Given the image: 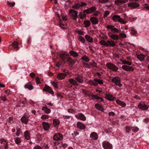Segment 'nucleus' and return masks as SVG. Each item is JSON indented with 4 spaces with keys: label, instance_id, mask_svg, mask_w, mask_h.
Wrapping results in <instances>:
<instances>
[{
    "label": "nucleus",
    "instance_id": "bb28decb",
    "mask_svg": "<svg viewBox=\"0 0 149 149\" xmlns=\"http://www.w3.org/2000/svg\"><path fill=\"white\" fill-rule=\"evenodd\" d=\"M95 108L98 110L101 111H104V109L102 106L99 104L97 103L95 104Z\"/></svg>",
    "mask_w": 149,
    "mask_h": 149
},
{
    "label": "nucleus",
    "instance_id": "a878e982",
    "mask_svg": "<svg viewBox=\"0 0 149 149\" xmlns=\"http://www.w3.org/2000/svg\"><path fill=\"white\" fill-rule=\"evenodd\" d=\"M120 16L118 15H113L112 17V20L114 22H118L119 19H120Z\"/></svg>",
    "mask_w": 149,
    "mask_h": 149
},
{
    "label": "nucleus",
    "instance_id": "49530a36",
    "mask_svg": "<svg viewBox=\"0 0 149 149\" xmlns=\"http://www.w3.org/2000/svg\"><path fill=\"white\" fill-rule=\"evenodd\" d=\"M14 140L15 143L17 144H19L21 142L20 139L18 137L15 138Z\"/></svg>",
    "mask_w": 149,
    "mask_h": 149
},
{
    "label": "nucleus",
    "instance_id": "e2e57ef3",
    "mask_svg": "<svg viewBox=\"0 0 149 149\" xmlns=\"http://www.w3.org/2000/svg\"><path fill=\"white\" fill-rule=\"evenodd\" d=\"M109 0H99L100 3H104L108 2Z\"/></svg>",
    "mask_w": 149,
    "mask_h": 149
},
{
    "label": "nucleus",
    "instance_id": "6e6552de",
    "mask_svg": "<svg viewBox=\"0 0 149 149\" xmlns=\"http://www.w3.org/2000/svg\"><path fill=\"white\" fill-rule=\"evenodd\" d=\"M97 8L95 6H92L91 8L86 10H85L83 11V13L89 14L94 12L96 10Z\"/></svg>",
    "mask_w": 149,
    "mask_h": 149
},
{
    "label": "nucleus",
    "instance_id": "1a4fd4ad",
    "mask_svg": "<svg viewBox=\"0 0 149 149\" xmlns=\"http://www.w3.org/2000/svg\"><path fill=\"white\" fill-rule=\"evenodd\" d=\"M63 139V135L59 133L55 134L53 136V139L56 141L62 140Z\"/></svg>",
    "mask_w": 149,
    "mask_h": 149
},
{
    "label": "nucleus",
    "instance_id": "79ce46f5",
    "mask_svg": "<svg viewBox=\"0 0 149 149\" xmlns=\"http://www.w3.org/2000/svg\"><path fill=\"white\" fill-rule=\"evenodd\" d=\"M86 14H86V13H84L82 14V12H80L79 13V16L80 18L81 19H83L85 18H86Z\"/></svg>",
    "mask_w": 149,
    "mask_h": 149
},
{
    "label": "nucleus",
    "instance_id": "b1692460",
    "mask_svg": "<svg viewBox=\"0 0 149 149\" xmlns=\"http://www.w3.org/2000/svg\"><path fill=\"white\" fill-rule=\"evenodd\" d=\"M77 125V127L81 130H84L86 128V126L84 124L80 122H78Z\"/></svg>",
    "mask_w": 149,
    "mask_h": 149
},
{
    "label": "nucleus",
    "instance_id": "37998d69",
    "mask_svg": "<svg viewBox=\"0 0 149 149\" xmlns=\"http://www.w3.org/2000/svg\"><path fill=\"white\" fill-rule=\"evenodd\" d=\"M88 83L91 85H93L95 86H97V83H95L94 81L89 80L88 81Z\"/></svg>",
    "mask_w": 149,
    "mask_h": 149
},
{
    "label": "nucleus",
    "instance_id": "a19ab883",
    "mask_svg": "<svg viewBox=\"0 0 149 149\" xmlns=\"http://www.w3.org/2000/svg\"><path fill=\"white\" fill-rule=\"evenodd\" d=\"M60 122L58 119H54L53 120V124L55 126L58 125L60 123Z\"/></svg>",
    "mask_w": 149,
    "mask_h": 149
},
{
    "label": "nucleus",
    "instance_id": "f8f14e48",
    "mask_svg": "<svg viewBox=\"0 0 149 149\" xmlns=\"http://www.w3.org/2000/svg\"><path fill=\"white\" fill-rule=\"evenodd\" d=\"M42 90L43 91H45L46 92H48L51 94H52L53 95H54V91L51 89V87L46 84L45 85Z\"/></svg>",
    "mask_w": 149,
    "mask_h": 149
},
{
    "label": "nucleus",
    "instance_id": "7c9ffc66",
    "mask_svg": "<svg viewBox=\"0 0 149 149\" xmlns=\"http://www.w3.org/2000/svg\"><path fill=\"white\" fill-rule=\"evenodd\" d=\"M24 87L25 88L28 89L30 90L33 89V86L31 85L30 82L26 84L24 86Z\"/></svg>",
    "mask_w": 149,
    "mask_h": 149
},
{
    "label": "nucleus",
    "instance_id": "c9c22d12",
    "mask_svg": "<svg viewBox=\"0 0 149 149\" xmlns=\"http://www.w3.org/2000/svg\"><path fill=\"white\" fill-rule=\"evenodd\" d=\"M30 133L28 131H26L24 133V136L25 139L27 140H29L30 139Z\"/></svg>",
    "mask_w": 149,
    "mask_h": 149
},
{
    "label": "nucleus",
    "instance_id": "603ef678",
    "mask_svg": "<svg viewBox=\"0 0 149 149\" xmlns=\"http://www.w3.org/2000/svg\"><path fill=\"white\" fill-rule=\"evenodd\" d=\"M119 36L122 38H125L127 37L126 34L123 32L119 33Z\"/></svg>",
    "mask_w": 149,
    "mask_h": 149
},
{
    "label": "nucleus",
    "instance_id": "f257e3e1",
    "mask_svg": "<svg viewBox=\"0 0 149 149\" xmlns=\"http://www.w3.org/2000/svg\"><path fill=\"white\" fill-rule=\"evenodd\" d=\"M68 81L74 86H78L79 84H82L84 82L83 77L78 75L76 76L74 78H70L68 79Z\"/></svg>",
    "mask_w": 149,
    "mask_h": 149
},
{
    "label": "nucleus",
    "instance_id": "c03bdc74",
    "mask_svg": "<svg viewBox=\"0 0 149 149\" xmlns=\"http://www.w3.org/2000/svg\"><path fill=\"white\" fill-rule=\"evenodd\" d=\"M81 59L82 60H84L86 62H88L90 61V59L86 55H85L84 56H82L81 58Z\"/></svg>",
    "mask_w": 149,
    "mask_h": 149
},
{
    "label": "nucleus",
    "instance_id": "de8ad7c7",
    "mask_svg": "<svg viewBox=\"0 0 149 149\" xmlns=\"http://www.w3.org/2000/svg\"><path fill=\"white\" fill-rule=\"evenodd\" d=\"M78 39L82 43H84L85 42L84 38L81 36H79L78 38Z\"/></svg>",
    "mask_w": 149,
    "mask_h": 149
},
{
    "label": "nucleus",
    "instance_id": "a18cd8bd",
    "mask_svg": "<svg viewBox=\"0 0 149 149\" xmlns=\"http://www.w3.org/2000/svg\"><path fill=\"white\" fill-rule=\"evenodd\" d=\"M63 65V63L61 61H58L56 64V66L57 67H62Z\"/></svg>",
    "mask_w": 149,
    "mask_h": 149
},
{
    "label": "nucleus",
    "instance_id": "4c0bfd02",
    "mask_svg": "<svg viewBox=\"0 0 149 149\" xmlns=\"http://www.w3.org/2000/svg\"><path fill=\"white\" fill-rule=\"evenodd\" d=\"M42 110L47 114H49L51 112V110L46 107H43L42 108Z\"/></svg>",
    "mask_w": 149,
    "mask_h": 149
},
{
    "label": "nucleus",
    "instance_id": "0eeeda50",
    "mask_svg": "<svg viewBox=\"0 0 149 149\" xmlns=\"http://www.w3.org/2000/svg\"><path fill=\"white\" fill-rule=\"evenodd\" d=\"M102 145L104 149H112V145L108 141H104L102 143Z\"/></svg>",
    "mask_w": 149,
    "mask_h": 149
},
{
    "label": "nucleus",
    "instance_id": "13d9d810",
    "mask_svg": "<svg viewBox=\"0 0 149 149\" xmlns=\"http://www.w3.org/2000/svg\"><path fill=\"white\" fill-rule=\"evenodd\" d=\"M49 116L48 115H42L41 117L42 119H45L49 118Z\"/></svg>",
    "mask_w": 149,
    "mask_h": 149
},
{
    "label": "nucleus",
    "instance_id": "8fccbe9b",
    "mask_svg": "<svg viewBox=\"0 0 149 149\" xmlns=\"http://www.w3.org/2000/svg\"><path fill=\"white\" fill-rule=\"evenodd\" d=\"M131 129L129 127L126 126L125 127V131L127 133H129L131 131Z\"/></svg>",
    "mask_w": 149,
    "mask_h": 149
},
{
    "label": "nucleus",
    "instance_id": "6ab92c4d",
    "mask_svg": "<svg viewBox=\"0 0 149 149\" xmlns=\"http://www.w3.org/2000/svg\"><path fill=\"white\" fill-rule=\"evenodd\" d=\"M90 137L91 140H95L97 139L98 135L96 132H93L91 134Z\"/></svg>",
    "mask_w": 149,
    "mask_h": 149
},
{
    "label": "nucleus",
    "instance_id": "7ed1b4c3",
    "mask_svg": "<svg viewBox=\"0 0 149 149\" xmlns=\"http://www.w3.org/2000/svg\"><path fill=\"white\" fill-rule=\"evenodd\" d=\"M106 66L108 69L111 70L113 71L116 72L118 69V67L113 64L110 62L107 63L106 64Z\"/></svg>",
    "mask_w": 149,
    "mask_h": 149
},
{
    "label": "nucleus",
    "instance_id": "423d86ee",
    "mask_svg": "<svg viewBox=\"0 0 149 149\" xmlns=\"http://www.w3.org/2000/svg\"><path fill=\"white\" fill-rule=\"evenodd\" d=\"M111 81L113 83L119 87H121L122 86V84H120V79L118 77H113L111 80Z\"/></svg>",
    "mask_w": 149,
    "mask_h": 149
},
{
    "label": "nucleus",
    "instance_id": "680f3d73",
    "mask_svg": "<svg viewBox=\"0 0 149 149\" xmlns=\"http://www.w3.org/2000/svg\"><path fill=\"white\" fill-rule=\"evenodd\" d=\"M91 96L92 97V99H95L97 100L99 99V97L97 95L92 94L91 95Z\"/></svg>",
    "mask_w": 149,
    "mask_h": 149
},
{
    "label": "nucleus",
    "instance_id": "5701e85b",
    "mask_svg": "<svg viewBox=\"0 0 149 149\" xmlns=\"http://www.w3.org/2000/svg\"><path fill=\"white\" fill-rule=\"evenodd\" d=\"M42 125L44 130L45 131H48L50 127V125L47 122H44Z\"/></svg>",
    "mask_w": 149,
    "mask_h": 149
},
{
    "label": "nucleus",
    "instance_id": "20e7f679",
    "mask_svg": "<svg viewBox=\"0 0 149 149\" xmlns=\"http://www.w3.org/2000/svg\"><path fill=\"white\" fill-rule=\"evenodd\" d=\"M0 142L2 145L0 146V149H8V142L3 138L0 139Z\"/></svg>",
    "mask_w": 149,
    "mask_h": 149
},
{
    "label": "nucleus",
    "instance_id": "e433bc0d",
    "mask_svg": "<svg viewBox=\"0 0 149 149\" xmlns=\"http://www.w3.org/2000/svg\"><path fill=\"white\" fill-rule=\"evenodd\" d=\"M94 81L95 83H97V85L98 84H102L103 83V81L102 80L99 79L97 78H95L94 79Z\"/></svg>",
    "mask_w": 149,
    "mask_h": 149
},
{
    "label": "nucleus",
    "instance_id": "bf43d9fd",
    "mask_svg": "<svg viewBox=\"0 0 149 149\" xmlns=\"http://www.w3.org/2000/svg\"><path fill=\"white\" fill-rule=\"evenodd\" d=\"M7 4L8 5V6L12 7L13 6L15 5V3L14 2H13L12 3H11L9 2L8 1Z\"/></svg>",
    "mask_w": 149,
    "mask_h": 149
},
{
    "label": "nucleus",
    "instance_id": "a211bd4d",
    "mask_svg": "<svg viewBox=\"0 0 149 149\" xmlns=\"http://www.w3.org/2000/svg\"><path fill=\"white\" fill-rule=\"evenodd\" d=\"M67 74L64 73H59L57 75V77L58 79L62 80L64 79L65 77L67 76Z\"/></svg>",
    "mask_w": 149,
    "mask_h": 149
},
{
    "label": "nucleus",
    "instance_id": "72a5a7b5",
    "mask_svg": "<svg viewBox=\"0 0 149 149\" xmlns=\"http://www.w3.org/2000/svg\"><path fill=\"white\" fill-rule=\"evenodd\" d=\"M84 26L86 28L89 27L91 25V22L88 20H85L83 23Z\"/></svg>",
    "mask_w": 149,
    "mask_h": 149
},
{
    "label": "nucleus",
    "instance_id": "69168bd1",
    "mask_svg": "<svg viewBox=\"0 0 149 149\" xmlns=\"http://www.w3.org/2000/svg\"><path fill=\"white\" fill-rule=\"evenodd\" d=\"M0 98L4 102L6 101L7 100L5 96L1 95L0 96Z\"/></svg>",
    "mask_w": 149,
    "mask_h": 149
},
{
    "label": "nucleus",
    "instance_id": "4be33fe9",
    "mask_svg": "<svg viewBox=\"0 0 149 149\" xmlns=\"http://www.w3.org/2000/svg\"><path fill=\"white\" fill-rule=\"evenodd\" d=\"M128 6L133 8H135L138 7L140 5L136 2H132L129 3Z\"/></svg>",
    "mask_w": 149,
    "mask_h": 149
},
{
    "label": "nucleus",
    "instance_id": "9b49d317",
    "mask_svg": "<svg viewBox=\"0 0 149 149\" xmlns=\"http://www.w3.org/2000/svg\"><path fill=\"white\" fill-rule=\"evenodd\" d=\"M106 28L108 29H110L111 31L113 33L119 32L117 28L113 26L108 25L107 26Z\"/></svg>",
    "mask_w": 149,
    "mask_h": 149
},
{
    "label": "nucleus",
    "instance_id": "864d4df0",
    "mask_svg": "<svg viewBox=\"0 0 149 149\" xmlns=\"http://www.w3.org/2000/svg\"><path fill=\"white\" fill-rule=\"evenodd\" d=\"M16 135L17 136H19L21 132V129L19 128H16Z\"/></svg>",
    "mask_w": 149,
    "mask_h": 149
},
{
    "label": "nucleus",
    "instance_id": "2eb2a0df",
    "mask_svg": "<svg viewBox=\"0 0 149 149\" xmlns=\"http://www.w3.org/2000/svg\"><path fill=\"white\" fill-rule=\"evenodd\" d=\"M105 98L107 100L110 101H113L116 99V97H113L110 93L105 94Z\"/></svg>",
    "mask_w": 149,
    "mask_h": 149
},
{
    "label": "nucleus",
    "instance_id": "412c9836",
    "mask_svg": "<svg viewBox=\"0 0 149 149\" xmlns=\"http://www.w3.org/2000/svg\"><path fill=\"white\" fill-rule=\"evenodd\" d=\"M18 44L19 43L15 41L13 43H12L11 45L12 47L15 49L16 50H17L19 49V47L18 46ZM11 45H10L9 48H11L10 47Z\"/></svg>",
    "mask_w": 149,
    "mask_h": 149
},
{
    "label": "nucleus",
    "instance_id": "6e6d98bb",
    "mask_svg": "<svg viewBox=\"0 0 149 149\" xmlns=\"http://www.w3.org/2000/svg\"><path fill=\"white\" fill-rule=\"evenodd\" d=\"M129 66L126 65H123L122 66V68L124 70L127 71L128 69V67Z\"/></svg>",
    "mask_w": 149,
    "mask_h": 149
},
{
    "label": "nucleus",
    "instance_id": "2f4dec72",
    "mask_svg": "<svg viewBox=\"0 0 149 149\" xmlns=\"http://www.w3.org/2000/svg\"><path fill=\"white\" fill-rule=\"evenodd\" d=\"M85 38L86 40L89 42L92 43L93 42V39L91 38L90 36L88 35H86Z\"/></svg>",
    "mask_w": 149,
    "mask_h": 149
},
{
    "label": "nucleus",
    "instance_id": "f704fd0d",
    "mask_svg": "<svg viewBox=\"0 0 149 149\" xmlns=\"http://www.w3.org/2000/svg\"><path fill=\"white\" fill-rule=\"evenodd\" d=\"M59 57L62 60L65 61V60L67 58V56L66 55L64 54H60L59 55Z\"/></svg>",
    "mask_w": 149,
    "mask_h": 149
},
{
    "label": "nucleus",
    "instance_id": "9d476101",
    "mask_svg": "<svg viewBox=\"0 0 149 149\" xmlns=\"http://www.w3.org/2000/svg\"><path fill=\"white\" fill-rule=\"evenodd\" d=\"M29 116L26 114H24L21 118V121L23 123L27 124L29 121Z\"/></svg>",
    "mask_w": 149,
    "mask_h": 149
},
{
    "label": "nucleus",
    "instance_id": "09e8293b",
    "mask_svg": "<svg viewBox=\"0 0 149 149\" xmlns=\"http://www.w3.org/2000/svg\"><path fill=\"white\" fill-rule=\"evenodd\" d=\"M131 33L133 35H135L137 33V31H136L135 30V29H134V28H132L131 29Z\"/></svg>",
    "mask_w": 149,
    "mask_h": 149
},
{
    "label": "nucleus",
    "instance_id": "ea45409f",
    "mask_svg": "<svg viewBox=\"0 0 149 149\" xmlns=\"http://www.w3.org/2000/svg\"><path fill=\"white\" fill-rule=\"evenodd\" d=\"M107 42L108 43V44H109V45H110L111 46H112V47H114L116 45L115 43L114 42L113 40H111V41H109L107 40Z\"/></svg>",
    "mask_w": 149,
    "mask_h": 149
},
{
    "label": "nucleus",
    "instance_id": "58836bf2",
    "mask_svg": "<svg viewBox=\"0 0 149 149\" xmlns=\"http://www.w3.org/2000/svg\"><path fill=\"white\" fill-rule=\"evenodd\" d=\"M99 43L102 45L106 47H108L109 44L104 40H101L99 42Z\"/></svg>",
    "mask_w": 149,
    "mask_h": 149
},
{
    "label": "nucleus",
    "instance_id": "f3484780",
    "mask_svg": "<svg viewBox=\"0 0 149 149\" xmlns=\"http://www.w3.org/2000/svg\"><path fill=\"white\" fill-rule=\"evenodd\" d=\"M66 62L68 64L71 66H72L73 64L75 63V61L70 57H68Z\"/></svg>",
    "mask_w": 149,
    "mask_h": 149
},
{
    "label": "nucleus",
    "instance_id": "ddd939ff",
    "mask_svg": "<svg viewBox=\"0 0 149 149\" xmlns=\"http://www.w3.org/2000/svg\"><path fill=\"white\" fill-rule=\"evenodd\" d=\"M108 35L110 38L114 40H118L120 38V37L118 35L111 33H109Z\"/></svg>",
    "mask_w": 149,
    "mask_h": 149
},
{
    "label": "nucleus",
    "instance_id": "aec40b11",
    "mask_svg": "<svg viewBox=\"0 0 149 149\" xmlns=\"http://www.w3.org/2000/svg\"><path fill=\"white\" fill-rule=\"evenodd\" d=\"M90 19L92 23L93 24L95 25L97 24L99 22L98 19L97 17L94 16L91 17Z\"/></svg>",
    "mask_w": 149,
    "mask_h": 149
},
{
    "label": "nucleus",
    "instance_id": "f03ea898",
    "mask_svg": "<svg viewBox=\"0 0 149 149\" xmlns=\"http://www.w3.org/2000/svg\"><path fill=\"white\" fill-rule=\"evenodd\" d=\"M69 15L72 19L76 21L78 17V11L73 9H71L69 11Z\"/></svg>",
    "mask_w": 149,
    "mask_h": 149
},
{
    "label": "nucleus",
    "instance_id": "c85d7f7f",
    "mask_svg": "<svg viewBox=\"0 0 149 149\" xmlns=\"http://www.w3.org/2000/svg\"><path fill=\"white\" fill-rule=\"evenodd\" d=\"M69 54L70 55L74 57L78 56H79L78 54L76 52L73 50H71L69 52Z\"/></svg>",
    "mask_w": 149,
    "mask_h": 149
},
{
    "label": "nucleus",
    "instance_id": "393cba45",
    "mask_svg": "<svg viewBox=\"0 0 149 149\" xmlns=\"http://www.w3.org/2000/svg\"><path fill=\"white\" fill-rule=\"evenodd\" d=\"M128 1L127 0H116L115 1V3L116 5H119L125 3Z\"/></svg>",
    "mask_w": 149,
    "mask_h": 149
},
{
    "label": "nucleus",
    "instance_id": "4468645a",
    "mask_svg": "<svg viewBox=\"0 0 149 149\" xmlns=\"http://www.w3.org/2000/svg\"><path fill=\"white\" fill-rule=\"evenodd\" d=\"M138 107L142 110H146L148 109L149 106L143 103H139L138 105Z\"/></svg>",
    "mask_w": 149,
    "mask_h": 149
},
{
    "label": "nucleus",
    "instance_id": "0e129e2a",
    "mask_svg": "<svg viewBox=\"0 0 149 149\" xmlns=\"http://www.w3.org/2000/svg\"><path fill=\"white\" fill-rule=\"evenodd\" d=\"M35 79L36 82L37 84H39L41 83L40 78L36 76V77Z\"/></svg>",
    "mask_w": 149,
    "mask_h": 149
},
{
    "label": "nucleus",
    "instance_id": "39448f33",
    "mask_svg": "<svg viewBox=\"0 0 149 149\" xmlns=\"http://www.w3.org/2000/svg\"><path fill=\"white\" fill-rule=\"evenodd\" d=\"M87 4L85 3L80 2V3H75L72 6V8L78 10L81 7L86 6Z\"/></svg>",
    "mask_w": 149,
    "mask_h": 149
},
{
    "label": "nucleus",
    "instance_id": "c756f323",
    "mask_svg": "<svg viewBox=\"0 0 149 149\" xmlns=\"http://www.w3.org/2000/svg\"><path fill=\"white\" fill-rule=\"evenodd\" d=\"M146 55H143L142 54H140L137 55V58L141 61H143L145 59V57L146 56Z\"/></svg>",
    "mask_w": 149,
    "mask_h": 149
},
{
    "label": "nucleus",
    "instance_id": "4d7b16f0",
    "mask_svg": "<svg viewBox=\"0 0 149 149\" xmlns=\"http://www.w3.org/2000/svg\"><path fill=\"white\" fill-rule=\"evenodd\" d=\"M118 22L124 24L126 23V22L123 19L121 18L120 17Z\"/></svg>",
    "mask_w": 149,
    "mask_h": 149
},
{
    "label": "nucleus",
    "instance_id": "dca6fc26",
    "mask_svg": "<svg viewBox=\"0 0 149 149\" xmlns=\"http://www.w3.org/2000/svg\"><path fill=\"white\" fill-rule=\"evenodd\" d=\"M75 117L77 119L85 121L86 120V118L84 115L81 113H78L75 115Z\"/></svg>",
    "mask_w": 149,
    "mask_h": 149
},
{
    "label": "nucleus",
    "instance_id": "5fc2aeb1",
    "mask_svg": "<svg viewBox=\"0 0 149 149\" xmlns=\"http://www.w3.org/2000/svg\"><path fill=\"white\" fill-rule=\"evenodd\" d=\"M109 11L107 10L105 11L103 14V17H106L109 14Z\"/></svg>",
    "mask_w": 149,
    "mask_h": 149
},
{
    "label": "nucleus",
    "instance_id": "3c124183",
    "mask_svg": "<svg viewBox=\"0 0 149 149\" xmlns=\"http://www.w3.org/2000/svg\"><path fill=\"white\" fill-rule=\"evenodd\" d=\"M131 129L134 132H137L139 130V128L137 127H131Z\"/></svg>",
    "mask_w": 149,
    "mask_h": 149
},
{
    "label": "nucleus",
    "instance_id": "338daca9",
    "mask_svg": "<svg viewBox=\"0 0 149 149\" xmlns=\"http://www.w3.org/2000/svg\"><path fill=\"white\" fill-rule=\"evenodd\" d=\"M33 149H42V147L39 145H37L33 148Z\"/></svg>",
    "mask_w": 149,
    "mask_h": 149
},
{
    "label": "nucleus",
    "instance_id": "774afa93",
    "mask_svg": "<svg viewBox=\"0 0 149 149\" xmlns=\"http://www.w3.org/2000/svg\"><path fill=\"white\" fill-rule=\"evenodd\" d=\"M108 115L110 116H112L113 117L115 115V113L114 112L111 111L109 112L108 113Z\"/></svg>",
    "mask_w": 149,
    "mask_h": 149
},
{
    "label": "nucleus",
    "instance_id": "052dcab7",
    "mask_svg": "<svg viewBox=\"0 0 149 149\" xmlns=\"http://www.w3.org/2000/svg\"><path fill=\"white\" fill-rule=\"evenodd\" d=\"M52 84L54 88H58V85L57 83L53 81L52 82Z\"/></svg>",
    "mask_w": 149,
    "mask_h": 149
},
{
    "label": "nucleus",
    "instance_id": "cd10ccee",
    "mask_svg": "<svg viewBox=\"0 0 149 149\" xmlns=\"http://www.w3.org/2000/svg\"><path fill=\"white\" fill-rule=\"evenodd\" d=\"M116 102L118 104L123 107H125L126 105L125 103L118 99L116 100Z\"/></svg>",
    "mask_w": 149,
    "mask_h": 149
},
{
    "label": "nucleus",
    "instance_id": "473e14b6",
    "mask_svg": "<svg viewBox=\"0 0 149 149\" xmlns=\"http://www.w3.org/2000/svg\"><path fill=\"white\" fill-rule=\"evenodd\" d=\"M120 61L122 62V64H126L129 65H131L132 64L131 62L126 61L125 60L121 59Z\"/></svg>",
    "mask_w": 149,
    "mask_h": 149
}]
</instances>
